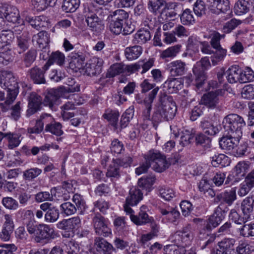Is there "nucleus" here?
<instances>
[{
	"label": "nucleus",
	"mask_w": 254,
	"mask_h": 254,
	"mask_svg": "<svg viewBox=\"0 0 254 254\" xmlns=\"http://www.w3.org/2000/svg\"><path fill=\"white\" fill-rule=\"evenodd\" d=\"M30 235H33L34 242L41 245L47 244L58 237V233L51 226L44 223H37L31 220L26 224Z\"/></svg>",
	"instance_id": "nucleus-1"
},
{
	"label": "nucleus",
	"mask_w": 254,
	"mask_h": 254,
	"mask_svg": "<svg viewBox=\"0 0 254 254\" xmlns=\"http://www.w3.org/2000/svg\"><path fill=\"white\" fill-rule=\"evenodd\" d=\"M145 159L144 173L146 172V169L149 167L161 173L166 170L170 165L166 159V157L157 150H150L145 155Z\"/></svg>",
	"instance_id": "nucleus-2"
},
{
	"label": "nucleus",
	"mask_w": 254,
	"mask_h": 254,
	"mask_svg": "<svg viewBox=\"0 0 254 254\" xmlns=\"http://www.w3.org/2000/svg\"><path fill=\"white\" fill-rule=\"evenodd\" d=\"M222 126L225 131L228 133L242 136V129L245 127L246 123L240 116L236 114H230L223 119Z\"/></svg>",
	"instance_id": "nucleus-3"
},
{
	"label": "nucleus",
	"mask_w": 254,
	"mask_h": 254,
	"mask_svg": "<svg viewBox=\"0 0 254 254\" xmlns=\"http://www.w3.org/2000/svg\"><path fill=\"white\" fill-rule=\"evenodd\" d=\"M4 85L7 89V94L5 101L0 105L1 107L2 111L6 112L8 109V106L15 100L19 92V87L16 79L10 73L8 74L5 78Z\"/></svg>",
	"instance_id": "nucleus-4"
},
{
	"label": "nucleus",
	"mask_w": 254,
	"mask_h": 254,
	"mask_svg": "<svg viewBox=\"0 0 254 254\" xmlns=\"http://www.w3.org/2000/svg\"><path fill=\"white\" fill-rule=\"evenodd\" d=\"M193 236L189 227H186L182 230L177 231L170 237L171 241L175 245L184 248L189 246Z\"/></svg>",
	"instance_id": "nucleus-5"
},
{
	"label": "nucleus",
	"mask_w": 254,
	"mask_h": 254,
	"mask_svg": "<svg viewBox=\"0 0 254 254\" xmlns=\"http://www.w3.org/2000/svg\"><path fill=\"white\" fill-rule=\"evenodd\" d=\"M160 102L161 105L159 110L161 116L167 120L173 119L176 114L177 107L172 98L164 95L160 97Z\"/></svg>",
	"instance_id": "nucleus-6"
},
{
	"label": "nucleus",
	"mask_w": 254,
	"mask_h": 254,
	"mask_svg": "<svg viewBox=\"0 0 254 254\" xmlns=\"http://www.w3.org/2000/svg\"><path fill=\"white\" fill-rule=\"evenodd\" d=\"M210 65L208 58L204 57L197 62L193 66L192 71L195 76L196 86L197 88L201 87L206 80L205 70Z\"/></svg>",
	"instance_id": "nucleus-7"
},
{
	"label": "nucleus",
	"mask_w": 254,
	"mask_h": 254,
	"mask_svg": "<svg viewBox=\"0 0 254 254\" xmlns=\"http://www.w3.org/2000/svg\"><path fill=\"white\" fill-rule=\"evenodd\" d=\"M83 13L88 27L92 31L99 32L103 27L101 18L97 16L86 4L84 5Z\"/></svg>",
	"instance_id": "nucleus-8"
},
{
	"label": "nucleus",
	"mask_w": 254,
	"mask_h": 254,
	"mask_svg": "<svg viewBox=\"0 0 254 254\" xmlns=\"http://www.w3.org/2000/svg\"><path fill=\"white\" fill-rule=\"evenodd\" d=\"M40 208L45 214V221L48 223H55L60 217V212L59 208L50 202H44L40 205Z\"/></svg>",
	"instance_id": "nucleus-9"
},
{
	"label": "nucleus",
	"mask_w": 254,
	"mask_h": 254,
	"mask_svg": "<svg viewBox=\"0 0 254 254\" xmlns=\"http://www.w3.org/2000/svg\"><path fill=\"white\" fill-rule=\"evenodd\" d=\"M92 222L96 234L104 237H108L111 234V229L106 223L104 217L100 214L95 215Z\"/></svg>",
	"instance_id": "nucleus-10"
},
{
	"label": "nucleus",
	"mask_w": 254,
	"mask_h": 254,
	"mask_svg": "<svg viewBox=\"0 0 254 254\" xmlns=\"http://www.w3.org/2000/svg\"><path fill=\"white\" fill-rule=\"evenodd\" d=\"M155 86V84H150L148 82L147 80H144V92L153 89V90L148 94L147 97H146L145 100H144V103L145 104L147 109V113L145 115V117L147 119H149V117L150 116V112L151 110V104L159 90V87H157L154 88Z\"/></svg>",
	"instance_id": "nucleus-11"
},
{
	"label": "nucleus",
	"mask_w": 254,
	"mask_h": 254,
	"mask_svg": "<svg viewBox=\"0 0 254 254\" xmlns=\"http://www.w3.org/2000/svg\"><path fill=\"white\" fill-rule=\"evenodd\" d=\"M223 204L221 203L214 210L213 213L210 216L207 228L211 229L218 226L225 218V210L223 208Z\"/></svg>",
	"instance_id": "nucleus-12"
},
{
	"label": "nucleus",
	"mask_w": 254,
	"mask_h": 254,
	"mask_svg": "<svg viewBox=\"0 0 254 254\" xmlns=\"http://www.w3.org/2000/svg\"><path fill=\"white\" fill-rule=\"evenodd\" d=\"M0 12L1 13L3 18L9 22L20 23V15L18 9L13 6H4L1 8Z\"/></svg>",
	"instance_id": "nucleus-13"
},
{
	"label": "nucleus",
	"mask_w": 254,
	"mask_h": 254,
	"mask_svg": "<svg viewBox=\"0 0 254 254\" xmlns=\"http://www.w3.org/2000/svg\"><path fill=\"white\" fill-rule=\"evenodd\" d=\"M241 137L232 133L229 135L223 136L219 141L220 147L222 149L232 150L237 146Z\"/></svg>",
	"instance_id": "nucleus-14"
},
{
	"label": "nucleus",
	"mask_w": 254,
	"mask_h": 254,
	"mask_svg": "<svg viewBox=\"0 0 254 254\" xmlns=\"http://www.w3.org/2000/svg\"><path fill=\"white\" fill-rule=\"evenodd\" d=\"M103 61L101 59L93 58L90 63L86 64L85 72L89 76H96L102 72Z\"/></svg>",
	"instance_id": "nucleus-15"
},
{
	"label": "nucleus",
	"mask_w": 254,
	"mask_h": 254,
	"mask_svg": "<svg viewBox=\"0 0 254 254\" xmlns=\"http://www.w3.org/2000/svg\"><path fill=\"white\" fill-rule=\"evenodd\" d=\"M42 97L35 93H32L29 97L28 109L26 115L28 117L33 115L40 110L42 104Z\"/></svg>",
	"instance_id": "nucleus-16"
},
{
	"label": "nucleus",
	"mask_w": 254,
	"mask_h": 254,
	"mask_svg": "<svg viewBox=\"0 0 254 254\" xmlns=\"http://www.w3.org/2000/svg\"><path fill=\"white\" fill-rule=\"evenodd\" d=\"M4 222L1 230L2 239L4 241H8L10 238L11 234L14 229V223L12 216L9 214L4 215Z\"/></svg>",
	"instance_id": "nucleus-17"
},
{
	"label": "nucleus",
	"mask_w": 254,
	"mask_h": 254,
	"mask_svg": "<svg viewBox=\"0 0 254 254\" xmlns=\"http://www.w3.org/2000/svg\"><path fill=\"white\" fill-rule=\"evenodd\" d=\"M80 224L81 220L80 218L76 216L68 219H64L59 222L57 224V226L59 229L70 231L79 227Z\"/></svg>",
	"instance_id": "nucleus-18"
},
{
	"label": "nucleus",
	"mask_w": 254,
	"mask_h": 254,
	"mask_svg": "<svg viewBox=\"0 0 254 254\" xmlns=\"http://www.w3.org/2000/svg\"><path fill=\"white\" fill-rule=\"evenodd\" d=\"M163 41L167 44H170L177 41V38L175 36L174 33L170 32H163L161 35L159 32H157L154 37V44L155 46L161 47Z\"/></svg>",
	"instance_id": "nucleus-19"
},
{
	"label": "nucleus",
	"mask_w": 254,
	"mask_h": 254,
	"mask_svg": "<svg viewBox=\"0 0 254 254\" xmlns=\"http://www.w3.org/2000/svg\"><path fill=\"white\" fill-rule=\"evenodd\" d=\"M94 245L98 251H103L104 254H116V250L113 246L104 238L96 237Z\"/></svg>",
	"instance_id": "nucleus-20"
},
{
	"label": "nucleus",
	"mask_w": 254,
	"mask_h": 254,
	"mask_svg": "<svg viewBox=\"0 0 254 254\" xmlns=\"http://www.w3.org/2000/svg\"><path fill=\"white\" fill-rule=\"evenodd\" d=\"M28 76L35 84H44L46 80L44 71L37 66H35L29 69L27 72Z\"/></svg>",
	"instance_id": "nucleus-21"
},
{
	"label": "nucleus",
	"mask_w": 254,
	"mask_h": 254,
	"mask_svg": "<svg viewBox=\"0 0 254 254\" xmlns=\"http://www.w3.org/2000/svg\"><path fill=\"white\" fill-rule=\"evenodd\" d=\"M169 68L172 76H181L185 73L187 71L186 64L181 60L171 62L169 64Z\"/></svg>",
	"instance_id": "nucleus-22"
},
{
	"label": "nucleus",
	"mask_w": 254,
	"mask_h": 254,
	"mask_svg": "<svg viewBox=\"0 0 254 254\" xmlns=\"http://www.w3.org/2000/svg\"><path fill=\"white\" fill-rule=\"evenodd\" d=\"M59 92L52 89L47 94L44 100L45 105L48 106L53 111L57 110V105L59 99Z\"/></svg>",
	"instance_id": "nucleus-23"
},
{
	"label": "nucleus",
	"mask_w": 254,
	"mask_h": 254,
	"mask_svg": "<svg viewBox=\"0 0 254 254\" xmlns=\"http://www.w3.org/2000/svg\"><path fill=\"white\" fill-rule=\"evenodd\" d=\"M199 126L204 133L209 135H215L219 131L216 124L205 119L201 121Z\"/></svg>",
	"instance_id": "nucleus-24"
},
{
	"label": "nucleus",
	"mask_w": 254,
	"mask_h": 254,
	"mask_svg": "<svg viewBox=\"0 0 254 254\" xmlns=\"http://www.w3.org/2000/svg\"><path fill=\"white\" fill-rule=\"evenodd\" d=\"M241 209L244 216L249 218L254 210V196L245 198L241 203Z\"/></svg>",
	"instance_id": "nucleus-25"
},
{
	"label": "nucleus",
	"mask_w": 254,
	"mask_h": 254,
	"mask_svg": "<svg viewBox=\"0 0 254 254\" xmlns=\"http://www.w3.org/2000/svg\"><path fill=\"white\" fill-rule=\"evenodd\" d=\"M23 137L19 133L8 132L6 133V138L7 142V147L13 149L18 147L20 144Z\"/></svg>",
	"instance_id": "nucleus-26"
},
{
	"label": "nucleus",
	"mask_w": 254,
	"mask_h": 254,
	"mask_svg": "<svg viewBox=\"0 0 254 254\" xmlns=\"http://www.w3.org/2000/svg\"><path fill=\"white\" fill-rule=\"evenodd\" d=\"M228 81L230 83L240 82L242 69L237 65L231 66L226 71Z\"/></svg>",
	"instance_id": "nucleus-27"
},
{
	"label": "nucleus",
	"mask_w": 254,
	"mask_h": 254,
	"mask_svg": "<svg viewBox=\"0 0 254 254\" xmlns=\"http://www.w3.org/2000/svg\"><path fill=\"white\" fill-rule=\"evenodd\" d=\"M217 95L213 92L205 94L200 100V104L204 105L208 108H214L218 103Z\"/></svg>",
	"instance_id": "nucleus-28"
},
{
	"label": "nucleus",
	"mask_w": 254,
	"mask_h": 254,
	"mask_svg": "<svg viewBox=\"0 0 254 254\" xmlns=\"http://www.w3.org/2000/svg\"><path fill=\"white\" fill-rule=\"evenodd\" d=\"M69 58V64L72 68L80 69L84 66L85 58L82 53H72Z\"/></svg>",
	"instance_id": "nucleus-29"
},
{
	"label": "nucleus",
	"mask_w": 254,
	"mask_h": 254,
	"mask_svg": "<svg viewBox=\"0 0 254 254\" xmlns=\"http://www.w3.org/2000/svg\"><path fill=\"white\" fill-rule=\"evenodd\" d=\"M209 7L214 12L216 10L225 13L230 9L229 2L228 0H214L213 2L209 4Z\"/></svg>",
	"instance_id": "nucleus-30"
},
{
	"label": "nucleus",
	"mask_w": 254,
	"mask_h": 254,
	"mask_svg": "<svg viewBox=\"0 0 254 254\" xmlns=\"http://www.w3.org/2000/svg\"><path fill=\"white\" fill-rule=\"evenodd\" d=\"M142 194L141 190L136 188L131 189L126 201L131 206L136 205L142 199Z\"/></svg>",
	"instance_id": "nucleus-31"
},
{
	"label": "nucleus",
	"mask_w": 254,
	"mask_h": 254,
	"mask_svg": "<svg viewBox=\"0 0 254 254\" xmlns=\"http://www.w3.org/2000/svg\"><path fill=\"white\" fill-rule=\"evenodd\" d=\"M32 41L33 43L36 42L39 48L44 49L48 44L49 38L48 34L45 31H40L37 34L34 35L33 36Z\"/></svg>",
	"instance_id": "nucleus-32"
},
{
	"label": "nucleus",
	"mask_w": 254,
	"mask_h": 254,
	"mask_svg": "<svg viewBox=\"0 0 254 254\" xmlns=\"http://www.w3.org/2000/svg\"><path fill=\"white\" fill-rule=\"evenodd\" d=\"M142 48L140 46L127 47L125 51L126 57L128 60H133L138 58L141 54Z\"/></svg>",
	"instance_id": "nucleus-33"
},
{
	"label": "nucleus",
	"mask_w": 254,
	"mask_h": 254,
	"mask_svg": "<svg viewBox=\"0 0 254 254\" xmlns=\"http://www.w3.org/2000/svg\"><path fill=\"white\" fill-rule=\"evenodd\" d=\"M120 161L113 159L106 172V176L109 178H119L120 174Z\"/></svg>",
	"instance_id": "nucleus-34"
},
{
	"label": "nucleus",
	"mask_w": 254,
	"mask_h": 254,
	"mask_svg": "<svg viewBox=\"0 0 254 254\" xmlns=\"http://www.w3.org/2000/svg\"><path fill=\"white\" fill-rule=\"evenodd\" d=\"M30 36L27 31H24L22 35L17 36V45L18 48L23 52L29 47Z\"/></svg>",
	"instance_id": "nucleus-35"
},
{
	"label": "nucleus",
	"mask_w": 254,
	"mask_h": 254,
	"mask_svg": "<svg viewBox=\"0 0 254 254\" xmlns=\"http://www.w3.org/2000/svg\"><path fill=\"white\" fill-rule=\"evenodd\" d=\"M14 38L11 30H3L0 32V49L10 44Z\"/></svg>",
	"instance_id": "nucleus-36"
},
{
	"label": "nucleus",
	"mask_w": 254,
	"mask_h": 254,
	"mask_svg": "<svg viewBox=\"0 0 254 254\" xmlns=\"http://www.w3.org/2000/svg\"><path fill=\"white\" fill-rule=\"evenodd\" d=\"M238 228V232L241 236L244 237H249L254 236V223H246L245 222Z\"/></svg>",
	"instance_id": "nucleus-37"
},
{
	"label": "nucleus",
	"mask_w": 254,
	"mask_h": 254,
	"mask_svg": "<svg viewBox=\"0 0 254 254\" xmlns=\"http://www.w3.org/2000/svg\"><path fill=\"white\" fill-rule=\"evenodd\" d=\"M196 144L205 150L209 149L211 146V139L203 133H200L195 137Z\"/></svg>",
	"instance_id": "nucleus-38"
},
{
	"label": "nucleus",
	"mask_w": 254,
	"mask_h": 254,
	"mask_svg": "<svg viewBox=\"0 0 254 254\" xmlns=\"http://www.w3.org/2000/svg\"><path fill=\"white\" fill-rule=\"evenodd\" d=\"M79 4V0H64L62 8L66 12H73L78 8Z\"/></svg>",
	"instance_id": "nucleus-39"
},
{
	"label": "nucleus",
	"mask_w": 254,
	"mask_h": 254,
	"mask_svg": "<svg viewBox=\"0 0 254 254\" xmlns=\"http://www.w3.org/2000/svg\"><path fill=\"white\" fill-rule=\"evenodd\" d=\"M254 142L247 141L241 144L237 149V153L239 155H245L247 154L253 153L254 148Z\"/></svg>",
	"instance_id": "nucleus-40"
},
{
	"label": "nucleus",
	"mask_w": 254,
	"mask_h": 254,
	"mask_svg": "<svg viewBox=\"0 0 254 254\" xmlns=\"http://www.w3.org/2000/svg\"><path fill=\"white\" fill-rule=\"evenodd\" d=\"M32 4L38 11H43L49 6H54V0H31Z\"/></svg>",
	"instance_id": "nucleus-41"
},
{
	"label": "nucleus",
	"mask_w": 254,
	"mask_h": 254,
	"mask_svg": "<svg viewBox=\"0 0 254 254\" xmlns=\"http://www.w3.org/2000/svg\"><path fill=\"white\" fill-rule=\"evenodd\" d=\"M125 65L121 63H116L112 65L108 70L107 77H113L123 73L126 69Z\"/></svg>",
	"instance_id": "nucleus-42"
},
{
	"label": "nucleus",
	"mask_w": 254,
	"mask_h": 254,
	"mask_svg": "<svg viewBox=\"0 0 254 254\" xmlns=\"http://www.w3.org/2000/svg\"><path fill=\"white\" fill-rule=\"evenodd\" d=\"M248 2L245 0H239L235 4L234 10L237 15H241L249 11Z\"/></svg>",
	"instance_id": "nucleus-43"
},
{
	"label": "nucleus",
	"mask_w": 254,
	"mask_h": 254,
	"mask_svg": "<svg viewBox=\"0 0 254 254\" xmlns=\"http://www.w3.org/2000/svg\"><path fill=\"white\" fill-rule=\"evenodd\" d=\"M181 48L182 45L180 44L170 47L162 52L161 57L163 59L175 57L179 53Z\"/></svg>",
	"instance_id": "nucleus-44"
},
{
	"label": "nucleus",
	"mask_w": 254,
	"mask_h": 254,
	"mask_svg": "<svg viewBox=\"0 0 254 254\" xmlns=\"http://www.w3.org/2000/svg\"><path fill=\"white\" fill-rule=\"evenodd\" d=\"M60 208L61 214L64 215L69 216L76 212V207L70 202H66L61 204Z\"/></svg>",
	"instance_id": "nucleus-45"
},
{
	"label": "nucleus",
	"mask_w": 254,
	"mask_h": 254,
	"mask_svg": "<svg viewBox=\"0 0 254 254\" xmlns=\"http://www.w3.org/2000/svg\"><path fill=\"white\" fill-rule=\"evenodd\" d=\"M62 125L58 122L48 124L45 127V130L57 136H61L63 134Z\"/></svg>",
	"instance_id": "nucleus-46"
},
{
	"label": "nucleus",
	"mask_w": 254,
	"mask_h": 254,
	"mask_svg": "<svg viewBox=\"0 0 254 254\" xmlns=\"http://www.w3.org/2000/svg\"><path fill=\"white\" fill-rule=\"evenodd\" d=\"M56 189L52 188L51 190V193L48 191H41L37 193L35 196V200L38 202H41L45 201H51L53 199L54 191Z\"/></svg>",
	"instance_id": "nucleus-47"
},
{
	"label": "nucleus",
	"mask_w": 254,
	"mask_h": 254,
	"mask_svg": "<svg viewBox=\"0 0 254 254\" xmlns=\"http://www.w3.org/2000/svg\"><path fill=\"white\" fill-rule=\"evenodd\" d=\"M1 203L6 209L10 210H15L19 207L18 201L11 197H3Z\"/></svg>",
	"instance_id": "nucleus-48"
},
{
	"label": "nucleus",
	"mask_w": 254,
	"mask_h": 254,
	"mask_svg": "<svg viewBox=\"0 0 254 254\" xmlns=\"http://www.w3.org/2000/svg\"><path fill=\"white\" fill-rule=\"evenodd\" d=\"M14 59L12 52L10 50L0 52V67L8 64Z\"/></svg>",
	"instance_id": "nucleus-49"
},
{
	"label": "nucleus",
	"mask_w": 254,
	"mask_h": 254,
	"mask_svg": "<svg viewBox=\"0 0 254 254\" xmlns=\"http://www.w3.org/2000/svg\"><path fill=\"white\" fill-rule=\"evenodd\" d=\"M42 173V170L38 168H32L23 172V179L27 181H32Z\"/></svg>",
	"instance_id": "nucleus-50"
},
{
	"label": "nucleus",
	"mask_w": 254,
	"mask_h": 254,
	"mask_svg": "<svg viewBox=\"0 0 254 254\" xmlns=\"http://www.w3.org/2000/svg\"><path fill=\"white\" fill-rule=\"evenodd\" d=\"M49 62L53 64H56L59 65H62L65 60V57L63 53L56 51L53 52L49 57Z\"/></svg>",
	"instance_id": "nucleus-51"
},
{
	"label": "nucleus",
	"mask_w": 254,
	"mask_h": 254,
	"mask_svg": "<svg viewBox=\"0 0 254 254\" xmlns=\"http://www.w3.org/2000/svg\"><path fill=\"white\" fill-rule=\"evenodd\" d=\"M43 19H44V17L43 16L35 17L34 18L33 17L27 16L25 20L32 27L39 29V28L44 26V23L42 22Z\"/></svg>",
	"instance_id": "nucleus-52"
},
{
	"label": "nucleus",
	"mask_w": 254,
	"mask_h": 254,
	"mask_svg": "<svg viewBox=\"0 0 254 254\" xmlns=\"http://www.w3.org/2000/svg\"><path fill=\"white\" fill-rule=\"evenodd\" d=\"M111 16L112 19L124 23L128 19L129 15L123 9H118L113 12V14Z\"/></svg>",
	"instance_id": "nucleus-53"
},
{
	"label": "nucleus",
	"mask_w": 254,
	"mask_h": 254,
	"mask_svg": "<svg viewBox=\"0 0 254 254\" xmlns=\"http://www.w3.org/2000/svg\"><path fill=\"white\" fill-rule=\"evenodd\" d=\"M111 151L115 155L122 154L125 150L123 143L118 139H114L110 146Z\"/></svg>",
	"instance_id": "nucleus-54"
},
{
	"label": "nucleus",
	"mask_w": 254,
	"mask_h": 254,
	"mask_svg": "<svg viewBox=\"0 0 254 254\" xmlns=\"http://www.w3.org/2000/svg\"><path fill=\"white\" fill-rule=\"evenodd\" d=\"M134 111L132 108L127 109L122 116L121 119V127L122 128L126 127L133 116Z\"/></svg>",
	"instance_id": "nucleus-55"
},
{
	"label": "nucleus",
	"mask_w": 254,
	"mask_h": 254,
	"mask_svg": "<svg viewBox=\"0 0 254 254\" xmlns=\"http://www.w3.org/2000/svg\"><path fill=\"white\" fill-rule=\"evenodd\" d=\"M165 254H185L186 250L184 248L176 245H167L164 248Z\"/></svg>",
	"instance_id": "nucleus-56"
},
{
	"label": "nucleus",
	"mask_w": 254,
	"mask_h": 254,
	"mask_svg": "<svg viewBox=\"0 0 254 254\" xmlns=\"http://www.w3.org/2000/svg\"><path fill=\"white\" fill-rule=\"evenodd\" d=\"M37 56L35 50L31 49L23 55V61L26 67H29L35 61Z\"/></svg>",
	"instance_id": "nucleus-57"
},
{
	"label": "nucleus",
	"mask_w": 254,
	"mask_h": 254,
	"mask_svg": "<svg viewBox=\"0 0 254 254\" xmlns=\"http://www.w3.org/2000/svg\"><path fill=\"white\" fill-rule=\"evenodd\" d=\"M228 157L223 154L215 155L212 157L211 164L215 167L219 165L222 167L225 166L227 163Z\"/></svg>",
	"instance_id": "nucleus-58"
},
{
	"label": "nucleus",
	"mask_w": 254,
	"mask_h": 254,
	"mask_svg": "<svg viewBox=\"0 0 254 254\" xmlns=\"http://www.w3.org/2000/svg\"><path fill=\"white\" fill-rule=\"evenodd\" d=\"M103 117L109 121L113 126H115L118 121L119 113L117 111L108 110L106 113L104 114Z\"/></svg>",
	"instance_id": "nucleus-59"
},
{
	"label": "nucleus",
	"mask_w": 254,
	"mask_h": 254,
	"mask_svg": "<svg viewBox=\"0 0 254 254\" xmlns=\"http://www.w3.org/2000/svg\"><path fill=\"white\" fill-rule=\"evenodd\" d=\"M234 239H225L220 242L218 244V246H219L220 249L224 253L234 249Z\"/></svg>",
	"instance_id": "nucleus-60"
},
{
	"label": "nucleus",
	"mask_w": 254,
	"mask_h": 254,
	"mask_svg": "<svg viewBox=\"0 0 254 254\" xmlns=\"http://www.w3.org/2000/svg\"><path fill=\"white\" fill-rule=\"evenodd\" d=\"M159 192L160 197L166 201H170L175 196L174 190L169 188H161Z\"/></svg>",
	"instance_id": "nucleus-61"
},
{
	"label": "nucleus",
	"mask_w": 254,
	"mask_h": 254,
	"mask_svg": "<svg viewBox=\"0 0 254 254\" xmlns=\"http://www.w3.org/2000/svg\"><path fill=\"white\" fill-rule=\"evenodd\" d=\"M193 138V135L191 131L186 129L182 132L180 144L183 147L188 146L191 143Z\"/></svg>",
	"instance_id": "nucleus-62"
},
{
	"label": "nucleus",
	"mask_w": 254,
	"mask_h": 254,
	"mask_svg": "<svg viewBox=\"0 0 254 254\" xmlns=\"http://www.w3.org/2000/svg\"><path fill=\"white\" fill-rule=\"evenodd\" d=\"M229 217L230 220L239 225H242L245 222H247L246 219L242 217L237 211L234 209L230 211Z\"/></svg>",
	"instance_id": "nucleus-63"
},
{
	"label": "nucleus",
	"mask_w": 254,
	"mask_h": 254,
	"mask_svg": "<svg viewBox=\"0 0 254 254\" xmlns=\"http://www.w3.org/2000/svg\"><path fill=\"white\" fill-rule=\"evenodd\" d=\"M241 95L244 99H254V87L251 84L245 86L242 89Z\"/></svg>",
	"instance_id": "nucleus-64"
}]
</instances>
